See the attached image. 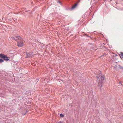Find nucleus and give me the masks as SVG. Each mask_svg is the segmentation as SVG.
I'll use <instances>...</instances> for the list:
<instances>
[{"label": "nucleus", "instance_id": "f257e3e1", "mask_svg": "<svg viewBox=\"0 0 123 123\" xmlns=\"http://www.w3.org/2000/svg\"><path fill=\"white\" fill-rule=\"evenodd\" d=\"M99 72V75L97 76L96 77L98 80H99L98 85V87H101L102 86V81L104 80L105 76L103 75L102 76L101 72L100 71Z\"/></svg>", "mask_w": 123, "mask_h": 123}, {"label": "nucleus", "instance_id": "f03ea898", "mask_svg": "<svg viewBox=\"0 0 123 123\" xmlns=\"http://www.w3.org/2000/svg\"><path fill=\"white\" fill-rule=\"evenodd\" d=\"M22 39L21 40H20L19 41H18V46L19 47H21L23 45V44L22 41Z\"/></svg>", "mask_w": 123, "mask_h": 123}, {"label": "nucleus", "instance_id": "7ed1b4c3", "mask_svg": "<svg viewBox=\"0 0 123 123\" xmlns=\"http://www.w3.org/2000/svg\"><path fill=\"white\" fill-rule=\"evenodd\" d=\"M32 56V54L31 53H26V56L25 57L26 58L29 57H31Z\"/></svg>", "mask_w": 123, "mask_h": 123}, {"label": "nucleus", "instance_id": "20e7f679", "mask_svg": "<svg viewBox=\"0 0 123 123\" xmlns=\"http://www.w3.org/2000/svg\"><path fill=\"white\" fill-rule=\"evenodd\" d=\"M15 38L17 39V41H19L20 40H21V39L22 38H21L19 36H16Z\"/></svg>", "mask_w": 123, "mask_h": 123}, {"label": "nucleus", "instance_id": "39448f33", "mask_svg": "<svg viewBox=\"0 0 123 123\" xmlns=\"http://www.w3.org/2000/svg\"><path fill=\"white\" fill-rule=\"evenodd\" d=\"M5 56L4 57V58H3L6 61H7L8 60H9V59H8L9 58V57H8L7 56V55H5Z\"/></svg>", "mask_w": 123, "mask_h": 123}, {"label": "nucleus", "instance_id": "423d86ee", "mask_svg": "<svg viewBox=\"0 0 123 123\" xmlns=\"http://www.w3.org/2000/svg\"><path fill=\"white\" fill-rule=\"evenodd\" d=\"M5 55L3 54H0V58L3 59Z\"/></svg>", "mask_w": 123, "mask_h": 123}, {"label": "nucleus", "instance_id": "0eeeda50", "mask_svg": "<svg viewBox=\"0 0 123 123\" xmlns=\"http://www.w3.org/2000/svg\"><path fill=\"white\" fill-rule=\"evenodd\" d=\"M77 5V3H76L75 5H74L73 6H72V7L71 8L72 9H73L74 8H75L76 7V6Z\"/></svg>", "mask_w": 123, "mask_h": 123}, {"label": "nucleus", "instance_id": "6e6552de", "mask_svg": "<svg viewBox=\"0 0 123 123\" xmlns=\"http://www.w3.org/2000/svg\"><path fill=\"white\" fill-rule=\"evenodd\" d=\"M121 55L120 56V57L121 58H123V53L122 52H121Z\"/></svg>", "mask_w": 123, "mask_h": 123}, {"label": "nucleus", "instance_id": "1a4fd4ad", "mask_svg": "<svg viewBox=\"0 0 123 123\" xmlns=\"http://www.w3.org/2000/svg\"><path fill=\"white\" fill-rule=\"evenodd\" d=\"M4 61V60L3 59H0V63H1L3 62Z\"/></svg>", "mask_w": 123, "mask_h": 123}, {"label": "nucleus", "instance_id": "9d476101", "mask_svg": "<svg viewBox=\"0 0 123 123\" xmlns=\"http://www.w3.org/2000/svg\"><path fill=\"white\" fill-rule=\"evenodd\" d=\"M12 39H13L15 40V41H17V39H16L15 37H12Z\"/></svg>", "mask_w": 123, "mask_h": 123}, {"label": "nucleus", "instance_id": "9b49d317", "mask_svg": "<svg viewBox=\"0 0 123 123\" xmlns=\"http://www.w3.org/2000/svg\"><path fill=\"white\" fill-rule=\"evenodd\" d=\"M60 116L61 117H64L62 113H61L60 114Z\"/></svg>", "mask_w": 123, "mask_h": 123}, {"label": "nucleus", "instance_id": "f8f14e48", "mask_svg": "<svg viewBox=\"0 0 123 123\" xmlns=\"http://www.w3.org/2000/svg\"><path fill=\"white\" fill-rule=\"evenodd\" d=\"M119 84L120 85H121L122 86L123 85L121 82H119Z\"/></svg>", "mask_w": 123, "mask_h": 123}, {"label": "nucleus", "instance_id": "ddd939ff", "mask_svg": "<svg viewBox=\"0 0 123 123\" xmlns=\"http://www.w3.org/2000/svg\"><path fill=\"white\" fill-rule=\"evenodd\" d=\"M26 113H27V111L25 113H22V115H24L26 114Z\"/></svg>", "mask_w": 123, "mask_h": 123}, {"label": "nucleus", "instance_id": "4468645a", "mask_svg": "<svg viewBox=\"0 0 123 123\" xmlns=\"http://www.w3.org/2000/svg\"><path fill=\"white\" fill-rule=\"evenodd\" d=\"M62 123V122H60L58 123Z\"/></svg>", "mask_w": 123, "mask_h": 123}, {"label": "nucleus", "instance_id": "2eb2a0df", "mask_svg": "<svg viewBox=\"0 0 123 123\" xmlns=\"http://www.w3.org/2000/svg\"><path fill=\"white\" fill-rule=\"evenodd\" d=\"M59 3L60 4H61V2L60 1H59Z\"/></svg>", "mask_w": 123, "mask_h": 123}, {"label": "nucleus", "instance_id": "dca6fc26", "mask_svg": "<svg viewBox=\"0 0 123 123\" xmlns=\"http://www.w3.org/2000/svg\"><path fill=\"white\" fill-rule=\"evenodd\" d=\"M123 67H121V68H122V69H123Z\"/></svg>", "mask_w": 123, "mask_h": 123}]
</instances>
